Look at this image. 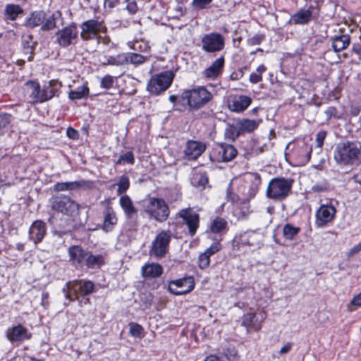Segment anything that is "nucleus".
<instances>
[{
    "mask_svg": "<svg viewBox=\"0 0 361 361\" xmlns=\"http://www.w3.org/2000/svg\"><path fill=\"white\" fill-rule=\"evenodd\" d=\"M334 159L341 166L358 164L361 162V142H345L337 145Z\"/></svg>",
    "mask_w": 361,
    "mask_h": 361,
    "instance_id": "nucleus-1",
    "label": "nucleus"
},
{
    "mask_svg": "<svg viewBox=\"0 0 361 361\" xmlns=\"http://www.w3.org/2000/svg\"><path fill=\"white\" fill-rule=\"evenodd\" d=\"M213 98L212 94L204 87H197L183 92L181 99L185 101L190 109H199L209 102Z\"/></svg>",
    "mask_w": 361,
    "mask_h": 361,
    "instance_id": "nucleus-2",
    "label": "nucleus"
},
{
    "mask_svg": "<svg viewBox=\"0 0 361 361\" xmlns=\"http://www.w3.org/2000/svg\"><path fill=\"white\" fill-rule=\"evenodd\" d=\"M292 184L293 180L290 179L283 178H273L267 185L266 195L272 200H282L289 195Z\"/></svg>",
    "mask_w": 361,
    "mask_h": 361,
    "instance_id": "nucleus-3",
    "label": "nucleus"
},
{
    "mask_svg": "<svg viewBox=\"0 0 361 361\" xmlns=\"http://www.w3.org/2000/svg\"><path fill=\"white\" fill-rule=\"evenodd\" d=\"M25 91L32 103L44 102L51 99L54 94L51 83L40 89L39 83L33 81L25 83Z\"/></svg>",
    "mask_w": 361,
    "mask_h": 361,
    "instance_id": "nucleus-4",
    "label": "nucleus"
},
{
    "mask_svg": "<svg viewBox=\"0 0 361 361\" xmlns=\"http://www.w3.org/2000/svg\"><path fill=\"white\" fill-rule=\"evenodd\" d=\"M94 285L90 281H72L66 283L63 288L65 298L70 301H74L78 298V295L82 296L90 295L94 290Z\"/></svg>",
    "mask_w": 361,
    "mask_h": 361,
    "instance_id": "nucleus-5",
    "label": "nucleus"
},
{
    "mask_svg": "<svg viewBox=\"0 0 361 361\" xmlns=\"http://www.w3.org/2000/svg\"><path fill=\"white\" fill-rule=\"evenodd\" d=\"M173 79V73L171 71H164L153 75L147 85V90L155 95L167 90Z\"/></svg>",
    "mask_w": 361,
    "mask_h": 361,
    "instance_id": "nucleus-6",
    "label": "nucleus"
},
{
    "mask_svg": "<svg viewBox=\"0 0 361 361\" xmlns=\"http://www.w3.org/2000/svg\"><path fill=\"white\" fill-rule=\"evenodd\" d=\"M201 43L203 51L207 53H215L224 49L225 39L221 34L212 32L203 35Z\"/></svg>",
    "mask_w": 361,
    "mask_h": 361,
    "instance_id": "nucleus-7",
    "label": "nucleus"
},
{
    "mask_svg": "<svg viewBox=\"0 0 361 361\" xmlns=\"http://www.w3.org/2000/svg\"><path fill=\"white\" fill-rule=\"evenodd\" d=\"M80 36L84 40L94 39L99 33H106V27L102 21L88 20L81 25Z\"/></svg>",
    "mask_w": 361,
    "mask_h": 361,
    "instance_id": "nucleus-8",
    "label": "nucleus"
},
{
    "mask_svg": "<svg viewBox=\"0 0 361 361\" xmlns=\"http://www.w3.org/2000/svg\"><path fill=\"white\" fill-rule=\"evenodd\" d=\"M26 24L30 27L41 26L43 30H49L56 27L54 17L50 16L46 18L45 13L42 11L33 12L27 19Z\"/></svg>",
    "mask_w": 361,
    "mask_h": 361,
    "instance_id": "nucleus-9",
    "label": "nucleus"
},
{
    "mask_svg": "<svg viewBox=\"0 0 361 361\" xmlns=\"http://www.w3.org/2000/svg\"><path fill=\"white\" fill-rule=\"evenodd\" d=\"M51 208L64 214H72L79 209V205L68 196H54L51 199Z\"/></svg>",
    "mask_w": 361,
    "mask_h": 361,
    "instance_id": "nucleus-10",
    "label": "nucleus"
},
{
    "mask_svg": "<svg viewBox=\"0 0 361 361\" xmlns=\"http://www.w3.org/2000/svg\"><path fill=\"white\" fill-rule=\"evenodd\" d=\"M147 212L159 222L166 220L169 214V209L161 199L152 198L147 206Z\"/></svg>",
    "mask_w": 361,
    "mask_h": 361,
    "instance_id": "nucleus-11",
    "label": "nucleus"
},
{
    "mask_svg": "<svg viewBox=\"0 0 361 361\" xmlns=\"http://www.w3.org/2000/svg\"><path fill=\"white\" fill-rule=\"evenodd\" d=\"M261 184V178L258 173H248L245 176L244 183L242 185L243 193L245 198L250 199L254 197L258 192Z\"/></svg>",
    "mask_w": 361,
    "mask_h": 361,
    "instance_id": "nucleus-12",
    "label": "nucleus"
},
{
    "mask_svg": "<svg viewBox=\"0 0 361 361\" xmlns=\"http://www.w3.org/2000/svg\"><path fill=\"white\" fill-rule=\"evenodd\" d=\"M78 35L76 26L69 25L56 32V40L60 46L66 47L76 42Z\"/></svg>",
    "mask_w": 361,
    "mask_h": 361,
    "instance_id": "nucleus-13",
    "label": "nucleus"
},
{
    "mask_svg": "<svg viewBox=\"0 0 361 361\" xmlns=\"http://www.w3.org/2000/svg\"><path fill=\"white\" fill-rule=\"evenodd\" d=\"M170 240V233L165 231L159 233L152 243L150 254L157 257H163L167 251Z\"/></svg>",
    "mask_w": 361,
    "mask_h": 361,
    "instance_id": "nucleus-14",
    "label": "nucleus"
},
{
    "mask_svg": "<svg viewBox=\"0 0 361 361\" xmlns=\"http://www.w3.org/2000/svg\"><path fill=\"white\" fill-rule=\"evenodd\" d=\"M192 277H186L171 281L169 285V290L176 295H184L194 288Z\"/></svg>",
    "mask_w": 361,
    "mask_h": 361,
    "instance_id": "nucleus-15",
    "label": "nucleus"
},
{
    "mask_svg": "<svg viewBox=\"0 0 361 361\" xmlns=\"http://www.w3.org/2000/svg\"><path fill=\"white\" fill-rule=\"evenodd\" d=\"M265 318L266 315L264 312H247L242 317V325L247 329L252 328L255 331H258L261 329Z\"/></svg>",
    "mask_w": 361,
    "mask_h": 361,
    "instance_id": "nucleus-16",
    "label": "nucleus"
},
{
    "mask_svg": "<svg viewBox=\"0 0 361 361\" xmlns=\"http://www.w3.org/2000/svg\"><path fill=\"white\" fill-rule=\"evenodd\" d=\"M252 103V99L245 95H234L228 100V109L233 112L245 111Z\"/></svg>",
    "mask_w": 361,
    "mask_h": 361,
    "instance_id": "nucleus-17",
    "label": "nucleus"
},
{
    "mask_svg": "<svg viewBox=\"0 0 361 361\" xmlns=\"http://www.w3.org/2000/svg\"><path fill=\"white\" fill-rule=\"evenodd\" d=\"M336 212L335 207L331 205H321L316 213V221L318 226L331 223L335 216Z\"/></svg>",
    "mask_w": 361,
    "mask_h": 361,
    "instance_id": "nucleus-18",
    "label": "nucleus"
},
{
    "mask_svg": "<svg viewBox=\"0 0 361 361\" xmlns=\"http://www.w3.org/2000/svg\"><path fill=\"white\" fill-rule=\"evenodd\" d=\"M32 334L26 328L19 324L8 329L6 331V337L11 342L29 340Z\"/></svg>",
    "mask_w": 361,
    "mask_h": 361,
    "instance_id": "nucleus-19",
    "label": "nucleus"
},
{
    "mask_svg": "<svg viewBox=\"0 0 361 361\" xmlns=\"http://www.w3.org/2000/svg\"><path fill=\"white\" fill-rule=\"evenodd\" d=\"M206 146L204 143L197 141H188L187 142L184 154L188 160L196 159L205 150Z\"/></svg>",
    "mask_w": 361,
    "mask_h": 361,
    "instance_id": "nucleus-20",
    "label": "nucleus"
},
{
    "mask_svg": "<svg viewBox=\"0 0 361 361\" xmlns=\"http://www.w3.org/2000/svg\"><path fill=\"white\" fill-rule=\"evenodd\" d=\"M88 252L80 246L73 245L68 249L69 259L73 265L84 264Z\"/></svg>",
    "mask_w": 361,
    "mask_h": 361,
    "instance_id": "nucleus-21",
    "label": "nucleus"
},
{
    "mask_svg": "<svg viewBox=\"0 0 361 361\" xmlns=\"http://www.w3.org/2000/svg\"><path fill=\"white\" fill-rule=\"evenodd\" d=\"M187 226H198L200 216L199 214L194 208H186L180 210L178 214Z\"/></svg>",
    "mask_w": 361,
    "mask_h": 361,
    "instance_id": "nucleus-22",
    "label": "nucleus"
},
{
    "mask_svg": "<svg viewBox=\"0 0 361 361\" xmlns=\"http://www.w3.org/2000/svg\"><path fill=\"white\" fill-rule=\"evenodd\" d=\"M224 66L223 56L216 59L212 64L204 70L203 75L207 78H216L221 73Z\"/></svg>",
    "mask_w": 361,
    "mask_h": 361,
    "instance_id": "nucleus-23",
    "label": "nucleus"
},
{
    "mask_svg": "<svg viewBox=\"0 0 361 361\" xmlns=\"http://www.w3.org/2000/svg\"><path fill=\"white\" fill-rule=\"evenodd\" d=\"M119 204L127 217L131 218L137 214V210L128 195L121 196L119 199Z\"/></svg>",
    "mask_w": 361,
    "mask_h": 361,
    "instance_id": "nucleus-24",
    "label": "nucleus"
},
{
    "mask_svg": "<svg viewBox=\"0 0 361 361\" xmlns=\"http://www.w3.org/2000/svg\"><path fill=\"white\" fill-rule=\"evenodd\" d=\"M312 18V11L310 9H300L291 16L290 20L294 24L307 23Z\"/></svg>",
    "mask_w": 361,
    "mask_h": 361,
    "instance_id": "nucleus-25",
    "label": "nucleus"
},
{
    "mask_svg": "<svg viewBox=\"0 0 361 361\" xmlns=\"http://www.w3.org/2000/svg\"><path fill=\"white\" fill-rule=\"evenodd\" d=\"M142 274L145 277H157L162 274V267L159 264H148L142 267Z\"/></svg>",
    "mask_w": 361,
    "mask_h": 361,
    "instance_id": "nucleus-26",
    "label": "nucleus"
},
{
    "mask_svg": "<svg viewBox=\"0 0 361 361\" xmlns=\"http://www.w3.org/2000/svg\"><path fill=\"white\" fill-rule=\"evenodd\" d=\"M219 154L221 159L224 162H227L233 159L237 154V150L235 147L228 144H221Z\"/></svg>",
    "mask_w": 361,
    "mask_h": 361,
    "instance_id": "nucleus-27",
    "label": "nucleus"
},
{
    "mask_svg": "<svg viewBox=\"0 0 361 361\" xmlns=\"http://www.w3.org/2000/svg\"><path fill=\"white\" fill-rule=\"evenodd\" d=\"M259 121L244 118L238 122V128L240 133H251L258 127Z\"/></svg>",
    "mask_w": 361,
    "mask_h": 361,
    "instance_id": "nucleus-28",
    "label": "nucleus"
},
{
    "mask_svg": "<svg viewBox=\"0 0 361 361\" xmlns=\"http://www.w3.org/2000/svg\"><path fill=\"white\" fill-rule=\"evenodd\" d=\"M350 44V37L347 35L337 36L332 42V48L336 52L345 49Z\"/></svg>",
    "mask_w": 361,
    "mask_h": 361,
    "instance_id": "nucleus-29",
    "label": "nucleus"
},
{
    "mask_svg": "<svg viewBox=\"0 0 361 361\" xmlns=\"http://www.w3.org/2000/svg\"><path fill=\"white\" fill-rule=\"evenodd\" d=\"M104 261L102 256H94L89 252L86 257V259L84 264L89 268L93 269L96 267H99L102 264H104Z\"/></svg>",
    "mask_w": 361,
    "mask_h": 361,
    "instance_id": "nucleus-30",
    "label": "nucleus"
},
{
    "mask_svg": "<svg viewBox=\"0 0 361 361\" xmlns=\"http://www.w3.org/2000/svg\"><path fill=\"white\" fill-rule=\"evenodd\" d=\"M81 186L82 183L79 181L62 182L55 184L54 185V190L57 192L72 190Z\"/></svg>",
    "mask_w": 361,
    "mask_h": 361,
    "instance_id": "nucleus-31",
    "label": "nucleus"
},
{
    "mask_svg": "<svg viewBox=\"0 0 361 361\" xmlns=\"http://www.w3.org/2000/svg\"><path fill=\"white\" fill-rule=\"evenodd\" d=\"M45 227H30L29 235L35 243L40 242L45 235Z\"/></svg>",
    "mask_w": 361,
    "mask_h": 361,
    "instance_id": "nucleus-32",
    "label": "nucleus"
},
{
    "mask_svg": "<svg viewBox=\"0 0 361 361\" xmlns=\"http://www.w3.org/2000/svg\"><path fill=\"white\" fill-rule=\"evenodd\" d=\"M89 94V89L87 85H82L78 87L76 90H71L68 93V97L71 100L80 99Z\"/></svg>",
    "mask_w": 361,
    "mask_h": 361,
    "instance_id": "nucleus-33",
    "label": "nucleus"
},
{
    "mask_svg": "<svg viewBox=\"0 0 361 361\" xmlns=\"http://www.w3.org/2000/svg\"><path fill=\"white\" fill-rule=\"evenodd\" d=\"M267 71V68L263 65H259L255 72L252 73L249 77V81L252 84H256L262 81V74Z\"/></svg>",
    "mask_w": 361,
    "mask_h": 361,
    "instance_id": "nucleus-34",
    "label": "nucleus"
},
{
    "mask_svg": "<svg viewBox=\"0 0 361 361\" xmlns=\"http://www.w3.org/2000/svg\"><path fill=\"white\" fill-rule=\"evenodd\" d=\"M23 13V10L18 5L11 4L6 7V13L9 20H15L18 16Z\"/></svg>",
    "mask_w": 361,
    "mask_h": 361,
    "instance_id": "nucleus-35",
    "label": "nucleus"
},
{
    "mask_svg": "<svg viewBox=\"0 0 361 361\" xmlns=\"http://www.w3.org/2000/svg\"><path fill=\"white\" fill-rule=\"evenodd\" d=\"M107 64L117 66L127 64L126 53L110 56L107 59Z\"/></svg>",
    "mask_w": 361,
    "mask_h": 361,
    "instance_id": "nucleus-36",
    "label": "nucleus"
},
{
    "mask_svg": "<svg viewBox=\"0 0 361 361\" xmlns=\"http://www.w3.org/2000/svg\"><path fill=\"white\" fill-rule=\"evenodd\" d=\"M127 64L132 63L135 65H139L143 63L146 58L142 55L135 53H126Z\"/></svg>",
    "mask_w": 361,
    "mask_h": 361,
    "instance_id": "nucleus-37",
    "label": "nucleus"
},
{
    "mask_svg": "<svg viewBox=\"0 0 361 361\" xmlns=\"http://www.w3.org/2000/svg\"><path fill=\"white\" fill-rule=\"evenodd\" d=\"M240 134L239 128H237L233 126H228L225 129L224 136L225 138L233 141L235 140Z\"/></svg>",
    "mask_w": 361,
    "mask_h": 361,
    "instance_id": "nucleus-38",
    "label": "nucleus"
},
{
    "mask_svg": "<svg viewBox=\"0 0 361 361\" xmlns=\"http://www.w3.org/2000/svg\"><path fill=\"white\" fill-rule=\"evenodd\" d=\"M118 189L117 193L118 195H121L125 192L129 188L130 182L129 178L126 176H122L119 178V180L118 183Z\"/></svg>",
    "mask_w": 361,
    "mask_h": 361,
    "instance_id": "nucleus-39",
    "label": "nucleus"
},
{
    "mask_svg": "<svg viewBox=\"0 0 361 361\" xmlns=\"http://www.w3.org/2000/svg\"><path fill=\"white\" fill-rule=\"evenodd\" d=\"M117 223V218L114 212L108 209L106 211L104 216V226H114Z\"/></svg>",
    "mask_w": 361,
    "mask_h": 361,
    "instance_id": "nucleus-40",
    "label": "nucleus"
},
{
    "mask_svg": "<svg viewBox=\"0 0 361 361\" xmlns=\"http://www.w3.org/2000/svg\"><path fill=\"white\" fill-rule=\"evenodd\" d=\"M299 231V227H283V235L286 239L292 240Z\"/></svg>",
    "mask_w": 361,
    "mask_h": 361,
    "instance_id": "nucleus-41",
    "label": "nucleus"
},
{
    "mask_svg": "<svg viewBox=\"0 0 361 361\" xmlns=\"http://www.w3.org/2000/svg\"><path fill=\"white\" fill-rule=\"evenodd\" d=\"M130 334L134 337H141L143 331V328L141 325L136 323L130 324Z\"/></svg>",
    "mask_w": 361,
    "mask_h": 361,
    "instance_id": "nucleus-42",
    "label": "nucleus"
},
{
    "mask_svg": "<svg viewBox=\"0 0 361 361\" xmlns=\"http://www.w3.org/2000/svg\"><path fill=\"white\" fill-rule=\"evenodd\" d=\"M123 162H126L128 164H133L134 163V156L133 152H128L120 156L119 159L116 161L117 164H121Z\"/></svg>",
    "mask_w": 361,
    "mask_h": 361,
    "instance_id": "nucleus-43",
    "label": "nucleus"
},
{
    "mask_svg": "<svg viewBox=\"0 0 361 361\" xmlns=\"http://www.w3.org/2000/svg\"><path fill=\"white\" fill-rule=\"evenodd\" d=\"M114 80L112 76L107 75L100 80V85L104 89H110L114 85Z\"/></svg>",
    "mask_w": 361,
    "mask_h": 361,
    "instance_id": "nucleus-44",
    "label": "nucleus"
},
{
    "mask_svg": "<svg viewBox=\"0 0 361 361\" xmlns=\"http://www.w3.org/2000/svg\"><path fill=\"white\" fill-rule=\"evenodd\" d=\"M207 254L203 252L199 256V267L201 269H205L209 265L210 259Z\"/></svg>",
    "mask_w": 361,
    "mask_h": 361,
    "instance_id": "nucleus-45",
    "label": "nucleus"
},
{
    "mask_svg": "<svg viewBox=\"0 0 361 361\" xmlns=\"http://www.w3.org/2000/svg\"><path fill=\"white\" fill-rule=\"evenodd\" d=\"M220 249L221 245L219 243H214L204 251V253L210 257L217 252Z\"/></svg>",
    "mask_w": 361,
    "mask_h": 361,
    "instance_id": "nucleus-46",
    "label": "nucleus"
},
{
    "mask_svg": "<svg viewBox=\"0 0 361 361\" xmlns=\"http://www.w3.org/2000/svg\"><path fill=\"white\" fill-rule=\"evenodd\" d=\"M326 132L324 130H320L317 134L316 142L317 145L319 147H322L324 143V140L326 136Z\"/></svg>",
    "mask_w": 361,
    "mask_h": 361,
    "instance_id": "nucleus-47",
    "label": "nucleus"
},
{
    "mask_svg": "<svg viewBox=\"0 0 361 361\" xmlns=\"http://www.w3.org/2000/svg\"><path fill=\"white\" fill-rule=\"evenodd\" d=\"M212 0H193V6L198 9L204 8L207 4L211 3Z\"/></svg>",
    "mask_w": 361,
    "mask_h": 361,
    "instance_id": "nucleus-48",
    "label": "nucleus"
},
{
    "mask_svg": "<svg viewBox=\"0 0 361 361\" xmlns=\"http://www.w3.org/2000/svg\"><path fill=\"white\" fill-rule=\"evenodd\" d=\"M361 251V242L353 246L352 248H350L348 252L346 253V256L348 258L352 257L353 255L359 253Z\"/></svg>",
    "mask_w": 361,
    "mask_h": 361,
    "instance_id": "nucleus-49",
    "label": "nucleus"
},
{
    "mask_svg": "<svg viewBox=\"0 0 361 361\" xmlns=\"http://www.w3.org/2000/svg\"><path fill=\"white\" fill-rule=\"evenodd\" d=\"M95 39L97 40L98 44L102 43L105 45H108L110 42V38L106 36L105 33H99Z\"/></svg>",
    "mask_w": 361,
    "mask_h": 361,
    "instance_id": "nucleus-50",
    "label": "nucleus"
},
{
    "mask_svg": "<svg viewBox=\"0 0 361 361\" xmlns=\"http://www.w3.org/2000/svg\"><path fill=\"white\" fill-rule=\"evenodd\" d=\"M66 135L69 138L76 140L79 137L78 132L71 127H68L66 130Z\"/></svg>",
    "mask_w": 361,
    "mask_h": 361,
    "instance_id": "nucleus-51",
    "label": "nucleus"
},
{
    "mask_svg": "<svg viewBox=\"0 0 361 361\" xmlns=\"http://www.w3.org/2000/svg\"><path fill=\"white\" fill-rule=\"evenodd\" d=\"M145 299L142 298L145 308H148L151 306L152 302V295L150 293H146L143 295Z\"/></svg>",
    "mask_w": 361,
    "mask_h": 361,
    "instance_id": "nucleus-52",
    "label": "nucleus"
},
{
    "mask_svg": "<svg viewBox=\"0 0 361 361\" xmlns=\"http://www.w3.org/2000/svg\"><path fill=\"white\" fill-rule=\"evenodd\" d=\"M351 304L356 307H361V292L357 295L354 296L351 301Z\"/></svg>",
    "mask_w": 361,
    "mask_h": 361,
    "instance_id": "nucleus-53",
    "label": "nucleus"
},
{
    "mask_svg": "<svg viewBox=\"0 0 361 361\" xmlns=\"http://www.w3.org/2000/svg\"><path fill=\"white\" fill-rule=\"evenodd\" d=\"M263 39V37L260 35H256L252 37L250 39V43L253 45L259 44Z\"/></svg>",
    "mask_w": 361,
    "mask_h": 361,
    "instance_id": "nucleus-54",
    "label": "nucleus"
},
{
    "mask_svg": "<svg viewBox=\"0 0 361 361\" xmlns=\"http://www.w3.org/2000/svg\"><path fill=\"white\" fill-rule=\"evenodd\" d=\"M291 348H292V344L290 343H288L287 344H286L284 346H283L280 349L279 354L283 355V354L288 353L290 350Z\"/></svg>",
    "mask_w": 361,
    "mask_h": 361,
    "instance_id": "nucleus-55",
    "label": "nucleus"
},
{
    "mask_svg": "<svg viewBox=\"0 0 361 361\" xmlns=\"http://www.w3.org/2000/svg\"><path fill=\"white\" fill-rule=\"evenodd\" d=\"M197 176H199V185L204 186L207 183V178L204 174H197Z\"/></svg>",
    "mask_w": 361,
    "mask_h": 361,
    "instance_id": "nucleus-56",
    "label": "nucleus"
},
{
    "mask_svg": "<svg viewBox=\"0 0 361 361\" xmlns=\"http://www.w3.org/2000/svg\"><path fill=\"white\" fill-rule=\"evenodd\" d=\"M226 222L225 220H224L223 219H214L212 226H226Z\"/></svg>",
    "mask_w": 361,
    "mask_h": 361,
    "instance_id": "nucleus-57",
    "label": "nucleus"
},
{
    "mask_svg": "<svg viewBox=\"0 0 361 361\" xmlns=\"http://www.w3.org/2000/svg\"><path fill=\"white\" fill-rule=\"evenodd\" d=\"M126 8L130 13H135L137 10V6L134 3L128 4L127 5Z\"/></svg>",
    "mask_w": 361,
    "mask_h": 361,
    "instance_id": "nucleus-58",
    "label": "nucleus"
},
{
    "mask_svg": "<svg viewBox=\"0 0 361 361\" xmlns=\"http://www.w3.org/2000/svg\"><path fill=\"white\" fill-rule=\"evenodd\" d=\"M361 111L360 106H355L352 107L350 113L353 116H357Z\"/></svg>",
    "mask_w": 361,
    "mask_h": 361,
    "instance_id": "nucleus-59",
    "label": "nucleus"
},
{
    "mask_svg": "<svg viewBox=\"0 0 361 361\" xmlns=\"http://www.w3.org/2000/svg\"><path fill=\"white\" fill-rule=\"evenodd\" d=\"M204 361H224V360L220 359L219 357H216L214 355H209L205 358Z\"/></svg>",
    "mask_w": 361,
    "mask_h": 361,
    "instance_id": "nucleus-60",
    "label": "nucleus"
},
{
    "mask_svg": "<svg viewBox=\"0 0 361 361\" xmlns=\"http://www.w3.org/2000/svg\"><path fill=\"white\" fill-rule=\"evenodd\" d=\"M243 75V73L242 71H240V76L238 75V73H233V74H231V77L233 80H238V79H239L240 77H242Z\"/></svg>",
    "mask_w": 361,
    "mask_h": 361,
    "instance_id": "nucleus-61",
    "label": "nucleus"
},
{
    "mask_svg": "<svg viewBox=\"0 0 361 361\" xmlns=\"http://www.w3.org/2000/svg\"><path fill=\"white\" fill-rule=\"evenodd\" d=\"M222 227H217V226H215V227H211V231L213 232V233H217V232H219L221 231V228Z\"/></svg>",
    "mask_w": 361,
    "mask_h": 361,
    "instance_id": "nucleus-62",
    "label": "nucleus"
},
{
    "mask_svg": "<svg viewBox=\"0 0 361 361\" xmlns=\"http://www.w3.org/2000/svg\"><path fill=\"white\" fill-rule=\"evenodd\" d=\"M177 100V97L175 95H171L169 97V101L172 103H174Z\"/></svg>",
    "mask_w": 361,
    "mask_h": 361,
    "instance_id": "nucleus-63",
    "label": "nucleus"
},
{
    "mask_svg": "<svg viewBox=\"0 0 361 361\" xmlns=\"http://www.w3.org/2000/svg\"><path fill=\"white\" fill-rule=\"evenodd\" d=\"M353 51L359 54V55H361V47H358V48H353Z\"/></svg>",
    "mask_w": 361,
    "mask_h": 361,
    "instance_id": "nucleus-64",
    "label": "nucleus"
}]
</instances>
